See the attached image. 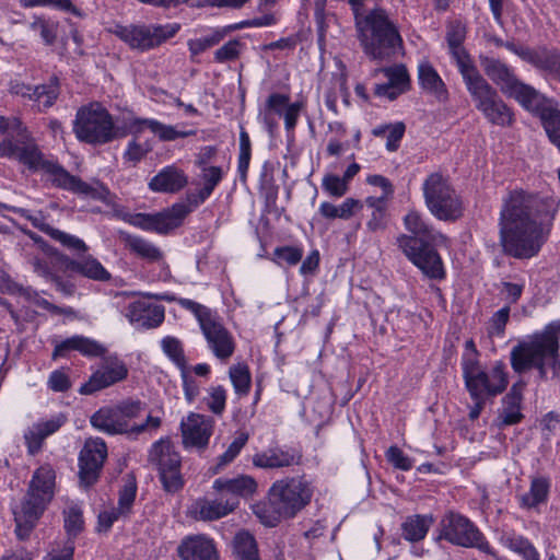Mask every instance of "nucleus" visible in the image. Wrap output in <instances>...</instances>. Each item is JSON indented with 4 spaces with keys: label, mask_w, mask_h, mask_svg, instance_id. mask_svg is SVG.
<instances>
[{
    "label": "nucleus",
    "mask_w": 560,
    "mask_h": 560,
    "mask_svg": "<svg viewBox=\"0 0 560 560\" xmlns=\"http://www.w3.org/2000/svg\"><path fill=\"white\" fill-rule=\"evenodd\" d=\"M405 228L413 234V238L421 244H432V246H441L446 244V237L439 231L431 228L415 210H410L404 218Z\"/></svg>",
    "instance_id": "obj_29"
},
{
    "label": "nucleus",
    "mask_w": 560,
    "mask_h": 560,
    "mask_svg": "<svg viewBox=\"0 0 560 560\" xmlns=\"http://www.w3.org/2000/svg\"><path fill=\"white\" fill-rule=\"evenodd\" d=\"M248 435L246 433H240L231 442L226 451L219 457L218 465L224 467L232 463L236 456L241 453L242 448L246 445Z\"/></svg>",
    "instance_id": "obj_58"
},
{
    "label": "nucleus",
    "mask_w": 560,
    "mask_h": 560,
    "mask_svg": "<svg viewBox=\"0 0 560 560\" xmlns=\"http://www.w3.org/2000/svg\"><path fill=\"white\" fill-rule=\"evenodd\" d=\"M24 8L52 7L57 10L69 12L75 16L82 18L83 13L71 0H20Z\"/></svg>",
    "instance_id": "obj_52"
},
{
    "label": "nucleus",
    "mask_w": 560,
    "mask_h": 560,
    "mask_svg": "<svg viewBox=\"0 0 560 560\" xmlns=\"http://www.w3.org/2000/svg\"><path fill=\"white\" fill-rule=\"evenodd\" d=\"M144 410L140 400H125L115 407L101 408L91 417V424L98 431L115 435L126 434L138 436L148 431L156 430L161 425L159 416L148 415L145 421L136 423Z\"/></svg>",
    "instance_id": "obj_4"
},
{
    "label": "nucleus",
    "mask_w": 560,
    "mask_h": 560,
    "mask_svg": "<svg viewBox=\"0 0 560 560\" xmlns=\"http://www.w3.org/2000/svg\"><path fill=\"white\" fill-rule=\"evenodd\" d=\"M359 207V201L353 198H347L339 206H335L328 201H324L319 205L318 211L326 219H350L355 209Z\"/></svg>",
    "instance_id": "obj_43"
},
{
    "label": "nucleus",
    "mask_w": 560,
    "mask_h": 560,
    "mask_svg": "<svg viewBox=\"0 0 560 560\" xmlns=\"http://www.w3.org/2000/svg\"><path fill=\"white\" fill-rule=\"evenodd\" d=\"M252 156V142L247 131L241 127L240 130V153L237 161V171L242 179H245Z\"/></svg>",
    "instance_id": "obj_51"
},
{
    "label": "nucleus",
    "mask_w": 560,
    "mask_h": 560,
    "mask_svg": "<svg viewBox=\"0 0 560 560\" xmlns=\"http://www.w3.org/2000/svg\"><path fill=\"white\" fill-rule=\"evenodd\" d=\"M241 46L242 44L238 40L228 42L215 51V60L218 62H226L236 59L241 52Z\"/></svg>",
    "instance_id": "obj_64"
},
{
    "label": "nucleus",
    "mask_w": 560,
    "mask_h": 560,
    "mask_svg": "<svg viewBox=\"0 0 560 560\" xmlns=\"http://www.w3.org/2000/svg\"><path fill=\"white\" fill-rule=\"evenodd\" d=\"M149 298L141 296L128 305L126 317L136 327L155 328L164 320V306L151 302Z\"/></svg>",
    "instance_id": "obj_22"
},
{
    "label": "nucleus",
    "mask_w": 560,
    "mask_h": 560,
    "mask_svg": "<svg viewBox=\"0 0 560 560\" xmlns=\"http://www.w3.org/2000/svg\"><path fill=\"white\" fill-rule=\"evenodd\" d=\"M33 240L34 249L31 253L26 254L27 262L32 266L33 271L44 278L46 281L55 280V275L50 268L49 262L44 258L39 257L35 250H39L45 256L54 255V249L49 246L42 237L36 236L35 234H30Z\"/></svg>",
    "instance_id": "obj_35"
},
{
    "label": "nucleus",
    "mask_w": 560,
    "mask_h": 560,
    "mask_svg": "<svg viewBox=\"0 0 560 560\" xmlns=\"http://www.w3.org/2000/svg\"><path fill=\"white\" fill-rule=\"evenodd\" d=\"M234 552L240 560H259L256 540L248 532H240L234 538Z\"/></svg>",
    "instance_id": "obj_47"
},
{
    "label": "nucleus",
    "mask_w": 560,
    "mask_h": 560,
    "mask_svg": "<svg viewBox=\"0 0 560 560\" xmlns=\"http://www.w3.org/2000/svg\"><path fill=\"white\" fill-rule=\"evenodd\" d=\"M0 132L4 135L0 143L1 156L19 161L30 171L40 173L59 188L84 197L106 200L109 191L103 184H88L71 175L57 162L45 159L18 118L0 116Z\"/></svg>",
    "instance_id": "obj_1"
},
{
    "label": "nucleus",
    "mask_w": 560,
    "mask_h": 560,
    "mask_svg": "<svg viewBox=\"0 0 560 560\" xmlns=\"http://www.w3.org/2000/svg\"><path fill=\"white\" fill-rule=\"evenodd\" d=\"M252 510L260 523L268 527H275L282 518H285L284 514L269 499L267 502L253 504Z\"/></svg>",
    "instance_id": "obj_46"
},
{
    "label": "nucleus",
    "mask_w": 560,
    "mask_h": 560,
    "mask_svg": "<svg viewBox=\"0 0 560 560\" xmlns=\"http://www.w3.org/2000/svg\"><path fill=\"white\" fill-rule=\"evenodd\" d=\"M70 351H78L85 357H98L105 352V348L94 339L75 335L55 346L52 359L66 357Z\"/></svg>",
    "instance_id": "obj_32"
},
{
    "label": "nucleus",
    "mask_w": 560,
    "mask_h": 560,
    "mask_svg": "<svg viewBox=\"0 0 560 560\" xmlns=\"http://www.w3.org/2000/svg\"><path fill=\"white\" fill-rule=\"evenodd\" d=\"M313 495L311 483L303 478L292 477L275 481L268 490V499L292 518L310 502Z\"/></svg>",
    "instance_id": "obj_12"
},
{
    "label": "nucleus",
    "mask_w": 560,
    "mask_h": 560,
    "mask_svg": "<svg viewBox=\"0 0 560 560\" xmlns=\"http://www.w3.org/2000/svg\"><path fill=\"white\" fill-rule=\"evenodd\" d=\"M32 220H33V224L35 226H38L43 232H45L47 235H49L56 242L60 243L67 249L78 253V254L85 253L89 250L88 245L85 244V242L82 238H80L73 234L63 232L61 230L55 229V228L50 226L49 224L39 223L38 222L39 220L37 218H34Z\"/></svg>",
    "instance_id": "obj_38"
},
{
    "label": "nucleus",
    "mask_w": 560,
    "mask_h": 560,
    "mask_svg": "<svg viewBox=\"0 0 560 560\" xmlns=\"http://www.w3.org/2000/svg\"><path fill=\"white\" fill-rule=\"evenodd\" d=\"M526 110L539 116L549 140L560 148V109L558 104L537 92V98L529 101Z\"/></svg>",
    "instance_id": "obj_21"
},
{
    "label": "nucleus",
    "mask_w": 560,
    "mask_h": 560,
    "mask_svg": "<svg viewBox=\"0 0 560 560\" xmlns=\"http://www.w3.org/2000/svg\"><path fill=\"white\" fill-rule=\"evenodd\" d=\"M436 539H444L463 548H476L495 559L499 558L481 530L468 517L456 512H448L441 518Z\"/></svg>",
    "instance_id": "obj_7"
},
{
    "label": "nucleus",
    "mask_w": 560,
    "mask_h": 560,
    "mask_svg": "<svg viewBox=\"0 0 560 560\" xmlns=\"http://www.w3.org/2000/svg\"><path fill=\"white\" fill-rule=\"evenodd\" d=\"M510 316V307L504 306L497 311L489 320L488 334L491 337H502Z\"/></svg>",
    "instance_id": "obj_59"
},
{
    "label": "nucleus",
    "mask_w": 560,
    "mask_h": 560,
    "mask_svg": "<svg viewBox=\"0 0 560 560\" xmlns=\"http://www.w3.org/2000/svg\"><path fill=\"white\" fill-rule=\"evenodd\" d=\"M137 493V485L133 479H128L124 487L119 491L118 506L117 509L124 515H127L135 502Z\"/></svg>",
    "instance_id": "obj_57"
},
{
    "label": "nucleus",
    "mask_w": 560,
    "mask_h": 560,
    "mask_svg": "<svg viewBox=\"0 0 560 560\" xmlns=\"http://www.w3.org/2000/svg\"><path fill=\"white\" fill-rule=\"evenodd\" d=\"M525 383L520 381L512 385L509 393L502 398L498 415L499 427L513 425L522 421V401Z\"/></svg>",
    "instance_id": "obj_24"
},
{
    "label": "nucleus",
    "mask_w": 560,
    "mask_h": 560,
    "mask_svg": "<svg viewBox=\"0 0 560 560\" xmlns=\"http://www.w3.org/2000/svg\"><path fill=\"white\" fill-rule=\"evenodd\" d=\"M177 551L182 560H218L213 541L202 535L186 537Z\"/></svg>",
    "instance_id": "obj_28"
},
{
    "label": "nucleus",
    "mask_w": 560,
    "mask_h": 560,
    "mask_svg": "<svg viewBox=\"0 0 560 560\" xmlns=\"http://www.w3.org/2000/svg\"><path fill=\"white\" fill-rule=\"evenodd\" d=\"M229 377L237 396L248 395L252 386L249 369L244 363H237L229 369Z\"/></svg>",
    "instance_id": "obj_45"
},
{
    "label": "nucleus",
    "mask_w": 560,
    "mask_h": 560,
    "mask_svg": "<svg viewBox=\"0 0 560 560\" xmlns=\"http://www.w3.org/2000/svg\"><path fill=\"white\" fill-rule=\"evenodd\" d=\"M465 37L466 28L462 23L455 22L447 27L446 42L448 46V51L453 60L455 61L463 79L479 71L475 66L474 61L471 60L470 56L463 47Z\"/></svg>",
    "instance_id": "obj_23"
},
{
    "label": "nucleus",
    "mask_w": 560,
    "mask_h": 560,
    "mask_svg": "<svg viewBox=\"0 0 560 560\" xmlns=\"http://www.w3.org/2000/svg\"><path fill=\"white\" fill-rule=\"evenodd\" d=\"M382 72L386 77L387 82L375 86V94L377 96L393 101L409 89L410 78L405 66L395 65L382 69Z\"/></svg>",
    "instance_id": "obj_26"
},
{
    "label": "nucleus",
    "mask_w": 560,
    "mask_h": 560,
    "mask_svg": "<svg viewBox=\"0 0 560 560\" xmlns=\"http://www.w3.org/2000/svg\"><path fill=\"white\" fill-rule=\"evenodd\" d=\"M294 454L280 447H271L253 455L252 463L257 468L277 469L294 464Z\"/></svg>",
    "instance_id": "obj_36"
},
{
    "label": "nucleus",
    "mask_w": 560,
    "mask_h": 560,
    "mask_svg": "<svg viewBox=\"0 0 560 560\" xmlns=\"http://www.w3.org/2000/svg\"><path fill=\"white\" fill-rule=\"evenodd\" d=\"M405 131V124L396 121L395 124L380 125L372 130V133L375 137H385L387 151L395 152L400 145Z\"/></svg>",
    "instance_id": "obj_42"
},
{
    "label": "nucleus",
    "mask_w": 560,
    "mask_h": 560,
    "mask_svg": "<svg viewBox=\"0 0 560 560\" xmlns=\"http://www.w3.org/2000/svg\"><path fill=\"white\" fill-rule=\"evenodd\" d=\"M126 127L130 133H141L144 129L151 130L162 141H172L178 138H186L195 132L192 130L182 131L174 126L162 124L155 119H142L130 116L126 119Z\"/></svg>",
    "instance_id": "obj_25"
},
{
    "label": "nucleus",
    "mask_w": 560,
    "mask_h": 560,
    "mask_svg": "<svg viewBox=\"0 0 560 560\" xmlns=\"http://www.w3.org/2000/svg\"><path fill=\"white\" fill-rule=\"evenodd\" d=\"M303 256V250L299 247L294 246H282L277 247L273 250L272 260L279 266H294L296 265Z\"/></svg>",
    "instance_id": "obj_54"
},
{
    "label": "nucleus",
    "mask_w": 560,
    "mask_h": 560,
    "mask_svg": "<svg viewBox=\"0 0 560 560\" xmlns=\"http://www.w3.org/2000/svg\"><path fill=\"white\" fill-rule=\"evenodd\" d=\"M126 245L132 254L149 262H159L164 257L163 252L158 246L140 236H129Z\"/></svg>",
    "instance_id": "obj_41"
},
{
    "label": "nucleus",
    "mask_w": 560,
    "mask_h": 560,
    "mask_svg": "<svg viewBox=\"0 0 560 560\" xmlns=\"http://www.w3.org/2000/svg\"><path fill=\"white\" fill-rule=\"evenodd\" d=\"M481 66L486 74L500 88L508 97L514 98L523 108L530 100L537 98V90L520 81L512 69L500 60L483 57Z\"/></svg>",
    "instance_id": "obj_14"
},
{
    "label": "nucleus",
    "mask_w": 560,
    "mask_h": 560,
    "mask_svg": "<svg viewBox=\"0 0 560 560\" xmlns=\"http://www.w3.org/2000/svg\"><path fill=\"white\" fill-rule=\"evenodd\" d=\"M213 418L189 412L180 422L183 445L185 448L203 450L208 446L214 429Z\"/></svg>",
    "instance_id": "obj_19"
},
{
    "label": "nucleus",
    "mask_w": 560,
    "mask_h": 560,
    "mask_svg": "<svg viewBox=\"0 0 560 560\" xmlns=\"http://www.w3.org/2000/svg\"><path fill=\"white\" fill-rule=\"evenodd\" d=\"M466 388L471 399L492 398L503 393L509 384L505 365L495 362L490 368L480 363L466 365L463 371Z\"/></svg>",
    "instance_id": "obj_10"
},
{
    "label": "nucleus",
    "mask_w": 560,
    "mask_h": 560,
    "mask_svg": "<svg viewBox=\"0 0 560 560\" xmlns=\"http://www.w3.org/2000/svg\"><path fill=\"white\" fill-rule=\"evenodd\" d=\"M55 488L56 472L54 468L48 464L38 467L32 476L27 494L23 502L26 504L28 513L40 515L54 498Z\"/></svg>",
    "instance_id": "obj_17"
},
{
    "label": "nucleus",
    "mask_w": 560,
    "mask_h": 560,
    "mask_svg": "<svg viewBox=\"0 0 560 560\" xmlns=\"http://www.w3.org/2000/svg\"><path fill=\"white\" fill-rule=\"evenodd\" d=\"M397 245L425 277L435 280H441L445 277V270L440 255L429 248L432 244H421V246H418V241L413 237L401 234L397 237Z\"/></svg>",
    "instance_id": "obj_16"
},
{
    "label": "nucleus",
    "mask_w": 560,
    "mask_h": 560,
    "mask_svg": "<svg viewBox=\"0 0 560 560\" xmlns=\"http://www.w3.org/2000/svg\"><path fill=\"white\" fill-rule=\"evenodd\" d=\"M504 46L523 60L532 63L536 68L546 70L551 74H556L559 62L560 54L555 50H548L546 48L528 49L521 46H516L513 43H506Z\"/></svg>",
    "instance_id": "obj_27"
},
{
    "label": "nucleus",
    "mask_w": 560,
    "mask_h": 560,
    "mask_svg": "<svg viewBox=\"0 0 560 560\" xmlns=\"http://www.w3.org/2000/svg\"><path fill=\"white\" fill-rule=\"evenodd\" d=\"M39 515H33L28 513L26 504L24 503H22L19 511H14V520L16 524L15 533L20 539H25L28 537Z\"/></svg>",
    "instance_id": "obj_50"
},
{
    "label": "nucleus",
    "mask_w": 560,
    "mask_h": 560,
    "mask_svg": "<svg viewBox=\"0 0 560 560\" xmlns=\"http://www.w3.org/2000/svg\"><path fill=\"white\" fill-rule=\"evenodd\" d=\"M418 81L420 88L438 101L444 102L447 100L448 93L445 83L434 67L427 60L421 61L418 66Z\"/></svg>",
    "instance_id": "obj_34"
},
{
    "label": "nucleus",
    "mask_w": 560,
    "mask_h": 560,
    "mask_svg": "<svg viewBox=\"0 0 560 560\" xmlns=\"http://www.w3.org/2000/svg\"><path fill=\"white\" fill-rule=\"evenodd\" d=\"M127 375L128 369L124 361L116 355L106 357L89 381L80 387L79 393L82 395L94 394L125 380Z\"/></svg>",
    "instance_id": "obj_18"
},
{
    "label": "nucleus",
    "mask_w": 560,
    "mask_h": 560,
    "mask_svg": "<svg viewBox=\"0 0 560 560\" xmlns=\"http://www.w3.org/2000/svg\"><path fill=\"white\" fill-rule=\"evenodd\" d=\"M65 528L70 536H77L83 529L82 508L75 502H70L63 510Z\"/></svg>",
    "instance_id": "obj_49"
},
{
    "label": "nucleus",
    "mask_w": 560,
    "mask_h": 560,
    "mask_svg": "<svg viewBox=\"0 0 560 560\" xmlns=\"http://www.w3.org/2000/svg\"><path fill=\"white\" fill-rule=\"evenodd\" d=\"M187 183L188 178L182 170L168 165L154 175L148 186L154 192L174 194L183 189Z\"/></svg>",
    "instance_id": "obj_30"
},
{
    "label": "nucleus",
    "mask_w": 560,
    "mask_h": 560,
    "mask_svg": "<svg viewBox=\"0 0 560 560\" xmlns=\"http://www.w3.org/2000/svg\"><path fill=\"white\" fill-rule=\"evenodd\" d=\"M177 303L194 314L212 354L219 360H229L235 351V340L222 318L209 307L192 300L180 298Z\"/></svg>",
    "instance_id": "obj_5"
},
{
    "label": "nucleus",
    "mask_w": 560,
    "mask_h": 560,
    "mask_svg": "<svg viewBox=\"0 0 560 560\" xmlns=\"http://www.w3.org/2000/svg\"><path fill=\"white\" fill-rule=\"evenodd\" d=\"M223 38V34L219 31H213L205 36L192 38L188 40V49L192 56H197L208 48L219 44Z\"/></svg>",
    "instance_id": "obj_53"
},
{
    "label": "nucleus",
    "mask_w": 560,
    "mask_h": 560,
    "mask_svg": "<svg viewBox=\"0 0 560 560\" xmlns=\"http://www.w3.org/2000/svg\"><path fill=\"white\" fill-rule=\"evenodd\" d=\"M183 390L188 404H192L200 394L201 384L182 369Z\"/></svg>",
    "instance_id": "obj_63"
},
{
    "label": "nucleus",
    "mask_w": 560,
    "mask_h": 560,
    "mask_svg": "<svg viewBox=\"0 0 560 560\" xmlns=\"http://www.w3.org/2000/svg\"><path fill=\"white\" fill-rule=\"evenodd\" d=\"M27 92H21L23 96H30L38 103V107L47 108L57 98L58 89L56 84L25 88Z\"/></svg>",
    "instance_id": "obj_48"
},
{
    "label": "nucleus",
    "mask_w": 560,
    "mask_h": 560,
    "mask_svg": "<svg viewBox=\"0 0 560 560\" xmlns=\"http://www.w3.org/2000/svg\"><path fill=\"white\" fill-rule=\"evenodd\" d=\"M560 320L549 323L542 331L514 347L511 352L512 366L516 372L536 368L544 377L548 369L557 375L559 361Z\"/></svg>",
    "instance_id": "obj_3"
},
{
    "label": "nucleus",
    "mask_w": 560,
    "mask_h": 560,
    "mask_svg": "<svg viewBox=\"0 0 560 560\" xmlns=\"http://www.w3.org/2000/svg\"><path fill=\"white\" fill-rule=\"evenodd\" d=\"M190 208L185 203H175L171 208L156 213H132L126 217V221L135 228L148 232L165 234L178 228Z\"/></svg>",
    "instance_id": "obj_15"
},
{
    "label": "nucleus",
    "mask_w": 560,
    "mask_h": 560,
    "mask_svg": "<svg viewBox=\"0 0 560 560\" xmlns=\"http://www.w3.org/2000/svg\"><path fill=\"white\" fill-rule=\"evenodd\" d=\"M63 262L68 271L79 273L90 280L107 282L112 279L110 272L92 255L78 259L66 258Z\"/></svg>",
    "instance_id": "obj_31"
},
{
    "label": "nucleus",
    "mask_w": 560,
    "mask_h": 560,
    "mask_svg": "<svg viewBox=\"0 0 560 560\" xmlns=\"http://www.w3.org/2000/svg\"><path fill=\"white\" fill-rule=\"evenodd\" d=\"M43 432L44 431L40 430V427L34 423L24 433L25 444L31 455L38 453L42 448L43 442L46 439Z\"/></svg>",
    "instance_id": "obj_62"
},
{
    "label": "nucleus",
    "mask_w": 560,
    "mask_h": 560,
    "mask_svg": "<svg viewBox=\"0 0 560 560\" xmlns=\"http://www.w3.org/2000/svg\"><path fill=\"white\" fill-rule=\"evenodd\" d=\"M106 456L107 447L102 439L85 441L79 456V476L82 485L89 487L97 480Z\"/></svg>",
    "instance_id": "obj_20"
},
{
    "label": "nucleus",
    "mask_w": 560,
    "mask_h": 560,
    "mask_svg": "<svg viewBox=\"0 0 560 560\" xmlns=\"http://www.w3.org/2000/svg\"><path fill=\"white\" fill-rule=\"evenodd\" d=\"M213 489L218 492L232 494L231 498H249L257 492L258 483L249 475H238L233 478H218L213 481Z\"/></svg>",
    "instance_id": "obj_33"
},
{
    "label": "nucleus",
    "mask_w": 560,
    "mask_h": 560,
    "mask_svg": "<svg viewBox=\"0 0 560 560\" xmlns=\"http://www.w3.org/2000/svg\"><path fill=\"white\" fill-rule=\"evenodd\" d=\"M422 190L425 205L436 219L454 221L462 215V200L442 174H430L423 182Z\"/></svg>",
    "instance_id": "obj_9"
},
{
    "label": "nucleus",
    "mask_w": 560,
    "mask_h": 560,
    "mask_svg": "<svg viewBox=\"0 0 560 560\" xmlns=\"http://www.w3.org/2000/svg\"><path fill=\"white\" fill-rule=\"evenodd\" d=\"M322 188L329 196L340 198L347 194L349 184L338 175L327 174L322 179Z\"/></svg>",
    "instance_id": "obj_55"
},
{
    "label": "nucleus",
    "mask_w": 560,
    "mask_h": 560,
    "mask_svg": "<svg viewBox=\"0 0 560 560\" xmlns=\"http://www.w3.org/2000/svg\"><path fill=\"white\" fill-rule=\"evenodd\" d=\"M149 459L158 469L163 489L166 492L175 493L183 488L182 457L171 440L161 439L156 441L151 446Z\"/></svg>",
    "instance_id": "obj_13"
},
{
    "label": "nucleus",
    "mask_w": 560,
    "mask_h": 560,
    "mask_svg": "<svg viewBox=\"0 0 560 560\" xmlns=\"http://www.w3.org/2000/svg\"><path fill=\"white\" fill-rule=\"evenodd\" d=\"M385 456L387 462L397 469L407 471L413 466V460L397 446H390Z\"/></svg>",
    "instance_id": "obj_60"
},
{
    "label": "nucleus",
    "mask_w": 560,
    "mask_h": 560,
    "mask_svg": "<svg viewBox=\"0 0 560 560\" xmlns=\"http://www.w3.org/2000/svg\"><path fill=\"white\" fill-rule=\"evenodd\" d=\"M550 481L545 477L532 479L529 490L518 497L520 504L524 509H534L548 499Z\"/></svg>",
    "instance_id": "obj_39"
},
{
    "label": "nucleus",
    "mask_w": 560,
    "mask_h": 560,
    "mask_svg": "<svg viewBox=\"0 0 560 560\" xmlns=\"http://www.w3.org/2000/svg\"><path fill=\"white\" fill-rule=\"evenodd\" d=\"M238 505V499L230 498L226 500H202L196 503V512L201 520L211 521L221 518Z\"/></svg>",
    "instance_id": "obj_37"
},
{
    "label": "nucleus",
    "mask_w": 560,
    "mask_h": 560,
    "mask_svg": "<svg viewBox=\"0 0 560 560\" xmlns=\"http://www.w3.org/2000/svg\"><path fill=\"white\" fill-rule=\"evenodd\" d=\"M164 353L180 369H185V357L182 343L174 337H165L161 341Z\"/></svg>",
    "instance_id": "obj_56"
},
{
    "label": "nucleus",
    "mask_w": 560,
    "mask_h": 560,
    "mask_svg": "<svg viewBox=\"0 0 560 560\" xmlns=\"http://www.w3.org/2000/svg\"><path fill=\"white\" fill-rule=\"evenodd\" d=\"M179 31V24H140L121 25L116 24L109 32L128 45L131 49L145 51L153 49L167 39L172 38Z\"/></svg>",
    "instance_id": "obj_11"
},
{
    "label": "nucleus",
    "mask_w": 560,
    "mask_h": 560,
    "mask_svg": "<svg viewBox=\"0 0 560 560\" xmlns=\"http://www.w3.org/2000/svg\"><path fill=\"white\" fill-rule=\"evenodd\" d=\"M541 201L524 191H512L504 199L500 234L504 250L516 258L535 256L545 242L540 223Z\"/></svg>",
    "instance_id": "obj_2"
},
{
    "label": "nucleus",
    "mask_w": 560,
    "mask_h": 560,
    "mask_svg": "<svg viewBox=\"0 0 560 560\" xmlns=\"http://www.w3.org/2000/svg\"><path fill=\"white\" fill-rule=\"evenodd\" d=\"M477 110L495 126L508 127L514 121V114L479 71L463 79Z\"/></svg>",
    "instance_id": "obj_6"
},
{
    "label": "nucleus",
    "mask_w": 560,
    "mask_h": 560,
    "mask_svg": "<svg viewBox=\"0 0 560 560\" xmlns=\"http://www.w3.org/2000/svg\"><path fill=\"white\" fill-rule=\"evenodd\" d=\"M433 522L434 520L431 515L409 516L401 525L402 537L410 542L422 540Z\"/></svg>",
    "instance_id": "obj_40"
},
{
    "label": "nucleus",
    "mask_w": 560,
    "mask_h": 560,
    "mask_svg": "<svg viewBox=\"0 0 560 560\" xmlns=\"http://www.w3.org/2000/svg\"><path fill=\"white\" fill-rule=\"evenodd\" d=\"M228 392L222 385H211L202 397L206 409L214 416H222L226 408Z\"/></svg>",
    "instance_id": "obj_44"
},
{
    "label": "nucleus",
    "mask_w": 560,
    "mask_h": 560,
    "mask_svg": "<svg viewBox=\"0 0 560 560\" xmlns=\"http://www.w3.org/2000/svg\"><path fill=\"white\" fill-rule=\"evenodd\" d=\"M73 132L78 140L90 144H104L119 135L112 116L98 103H92L78 110Z\"/></svg>",
    "instance_id": "obj_8"
},
{
    "label": "nucleus",
    "mask_w": 560,
    "mask_h": 560,
    "mask_svg": "<svg viewBox=\"0 0 560 560\" xmlns=\"http://www.w3.org/2000/svg\"><path fill=\"white\" fill-rule=\"evenodd\" d=\"M151 148L138 143L137 141H130L124 152V161L130 166H136L144 156L150 152Z\"/></svg>",
    "instance_id": "obj_61"
}]
</instances>
